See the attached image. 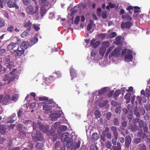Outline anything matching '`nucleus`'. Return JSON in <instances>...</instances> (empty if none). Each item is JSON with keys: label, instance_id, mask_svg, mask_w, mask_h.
<instances>
[{"label": "nucleus", "instance_id": "obj_1", "mask_svg": "<svg viewBox=\"0 0 150 150\" xmlns=\"http://www.w3.org/2000/svg\"><path fill=\"white\" fill-rule=\"evenodd\" d=\"M17 69H14L12 71H11L8 75L6 74L4 77L3 79L4 81H6L8 80V83H9L11 81H13L17 77L16 73Z\"/></svg>", "mask_w": 150, "mask_h": 150}, {"label": "nucleus", "instance_id": "obj_28", "mask_svg": "<svg viewBox=\"0 0 150 150\" xmlns=\"http://www.w3.org/2000/svg\"><path fill=\"white\" fill-rule=\"evenodd\" d=\"M92 138L94 141H97L99 138V135L98 133H94L92 135Z\"/></svg>", "mask_w": 150, "mask_h": 150}, {"label": "nucleus", "instance_id": "obj_3", "mask_svg": "<svg viewBox=\"0 0 150 150\" xmlns=\"http://www.w3.org/2000/svg\"><path fill=\"white\" fill-rule=\"evenodd\" d=\"M126 54L124 56V58L125 60H127L128 61H132L133 59V57L132 56V52L130 50L127 49H125L123 50L122 54H124L126 53Z\"/></svg>", "mask_w": 150, "mask_h": 150}, {"label": "nucleus", "instance_id": "obj_37", "mask_svg": "<svg viewBox=\"0 0 150 150\" xmlns=\"http://www.w3.org/2000/svg\"><path fill=\"white\" fill-rule=\"evenodd\" d=\"M16 127L17 129L20 132L22 133L23 134L25 133V132L23 130V125L21 124H18L17 125Z\"/></svg>", "mask_w": 150, "mask_h": 150}, {"label": "nucleus", "instance_id": "obj_35", "mask_svg": "<svg viewBox=\"0 0 150 150\" xmlns=\"http://www.w3.org/2000/svg\"><path fill=\"white\" fill-rule=\"evenodd\" d=\"M125 127H120V129L122 131L121 133L124 137L125 135H127L128 134V130L125 128Z\"/></svg>", "mask_w": 150, "mask_h": 150}, {"label": "nucleus", "instance_id": "obj_43", "mask_svg": "<svg viewBox=\"0 0 150 150\" xmlns=\"http://www.w3.org/2000/svg\"><path fill=\"white\" fill-rule=\"evenodd\" d=\"M120 93V91L119 89L117 90L114 94V99L115 100L117 99V97Z\"/></svg>", "mask_w": 150, "mask_h": 150}, {"label": "nucleus", "instance_id": "obj_20", "mask_svg": "<svg viewBox=\"0 0 150 150\" xmlns=\"http://www.w3.org/2000/svg\"><path fill=\"white\" fill-rule=\"evenodd\" d=\"M55 132V131H54L53 127H52L50 130V134L51 136L53 137L52 139L53 141H56L57 138V135Z\"/></svg>", "mask_w": 150, "mask_h": 150}, {"label": "nucleus", "instance_id": "obj_25", "mask_svg": "<svg viewBox=\"0 0 150 150\" xmlns=\"http://www.w3.org/2000/svg\"><path fill=\"white\" fill-rule=\"evenodd\" d=\"M70 75L71 77V79H73V78L77 77V74L76 73L74 69H70Z\"/></svg>", "mask_w": 150, "mask_h": 150}, {"label": "nucleus", "instance_id": "obj_7", "mask_svg": "<svg viewBox=\"0 0 150 150\" xmlns=\"http://www.w3.org/2000/svg\"><path fill=\"white\" fill-rule=\"evenodd\" d=\"M5 63L8 64L7 66L6 70H7L8 71L9 70L10 71H11V69H12L13 71V67L14 66L13 62L12 61L11 62L10 59H7L6 60Z\"/></svg>", "mask_w": 150, "mask_h": 150}, {"label": "nucleus", "instance_id": "obj_14", "mask_svg": "<svg viewBox=\"0 0 150 150\" xmlns=\"http://www.w3.org/2000/svg\"><path fill=\"white\" fill-rule=\"evenodd\" d=\"M24 52L23 49H21L20 47L17 48L16 50H15L13 53L16 56H21L23 54H24Z\"/></svg>", "mask_w": 150, "mask_h": 150}, {"label": "nucleus", "instance_id": "obj_56", "mask_svg": "<svg viewBox=\"0 0 150 150\" xmlns=\"http://www.w3.org/2000/svg\"><path fill=\"white\" fill-rule=\"evenodd\" d=\"M111 105L113 106L116 107L117 106H118L119 105V103L117 101L115 100H112L111 102Z\"/></svg>", "mask_w": 150, "mask_h": 150}, {"label": "nucleus", "instance_id": "obj_30", "mask_svg": "<svg viewBox=\"0 0 150 150\" xmlns=\"http://www.w3.org/2000/svg\"><path fill=\"white\" fill-rule=\"evenodd\" d=\"M90 23L87 25V30L89 31L92 28L93 26V24L94 23V21L93 20L90 19L89 20Z\"/></svg>", "mask_w": 150, "mask_h": 150}, {"label": "nucleus", "instance_id": "obj_13", "mask_svg": "<svg viewBox=\"0 0 150 150\" xmlns=\"http://www.w3.org/2000/svg\"><path fill=\"white\" fill-rule=\"evenodd\" d=\"M52 108V105H43V109L45 110V113H49L51 112Z\"/></svg>", "mask_w": 150, "mask_h": 150}, {"label": "nucleus", "instance_id": "obj_18", "mask_svg": "<svg viewBox=\"0 0 150 150\" xmlns=\"http://www.w3.org/2000/svg\"><path fill=\"white\" fill-rule=\"evenodd\" d=\"M28 46H29L28 42L23 41L20 45V49H23V50L25 52V50L27 49Z\"/></svg>", "mask_w": 150, "mask_h": 150}, {"label": "nucleus", "instance_id": "obj_60", "mask_svg": "<svg viewBox=\"0 0 150 150\" xmlns=\"http://www.w3.org/2000/svg\"><path fill=\"white\" fill-rule=\"evenodd\" d=\"M126 10L129 11V13L132 14V11H131V10H133V6H128V7L126 8Z\"/></svg>", "mask_w": 150, "mask_h": 150}, {"label": "nucleus", "instance_id": "obj_33", "mask_svg": "<svg viewBox=\"0 0 150 150\" xmlns=\"http://www.w3.org/2000/svg\"><path fill=\"white\" fill-rule=\"evenodd\" d=\"M16 43H11L8 45L7 47L8 50H13L16 46Z\"/></svg>", "mask_w": 150, "mask_h": 150}, {"label": "nucleus", "instance_id": "obj_24", "mask_svg": "<svg viewBox=\"0 0 150 150\" xmlns=\"http://www.w3.org/2000/svg\"><path fill=\"white\" fill-rule=\"evenodd\" d=\"M39 99L40 101H45L48 104H51L52 103V101L49 100L48 98L46 97H40Z\"/></svg>", "mask_w": 150, "mask_h": 150}, {"label": "nucleus", "instance_id": "obj_11", "mask_svg": "<svg viewBox=\"0 0 150 150\" xmlns=\"http://www.w3.org/2000/svg\"><path fill=\"white\" fill-rule=\"evenodd\" d=\"M139 127L141 128H142L144 129V131L145 132H147L148 130V129L147 127L146 123H144L143 120H140L139 121Z\"/></svg>", "mask_w": 150, "mask_h": 150}, {"label": "nucleus", "instance_id": "obj_40", "mask_svg": "<svg viewBox=\"0 0 150 150\" xmlns=\"http://www.w3.org/2000/svg\"><path fill=\"white\" fill-rule=\"evenodd\" d=\"M31 22L30 21L25 22L24 24L25 27L28 28V29H29V30L31 29Z\"/></svg>", "mask_w": 150, "mask_h": 150}, {"label": "nucleus", "instance_id": "obj_54", "mask_svg": "<svg viewBox=\"0 0 150 150\" xmlns=\"http://www.w3.org/2000/svg\"><path fill=\"white\" fill-rule=\"evenodd\" d=\"M133 8L134 9V13H137L138 12H140V8L138 6H133Z\"/></svg>", "mask_w": 150, "mask_h": 150}, {"label": "nucleus", "instance_id": "obj_46", "mask_svg": "<svg viewBox=\"0 0 150 150\" xmlns=\"http://www.w3.org/2000/svg\"><path fill=\"white\" fill-rule=\"evenodd\" d=\"M105 146L108 149H111L112 144L110 141L108 140L105 142Z\"/></svg>", "mask_w": 150, "mask_h": 150}, {"label": "nucleus", "instance_id": "obj_8", "mask_svg": "<svg viewBox=\"0 0 150 150\" xmlns=\"http://www.w3.org/2000/svg\"><path fill=\"white\" fill-rule=\"evenodd\" d=\"M110 129L108 127H106L102 132V134L105 136H106L108 139H110L112 138L111 133L109 132Z\"/></svg>", "mask_w": 150, "mask_h": 150}, {"label": "nucleus", "instance_id": "obj_16", "mask_svg": "<svg viewBox=\"0 0 150 150\" xmlns=\"http://www.w3.org/2000/svg\"><path fill=\"white\" fill-rule=\"evenodd\" d=\"M39 129L40 130L42 131L43 132L46 133L49 131V127L48 125H40Z\"/></svg>", "mask_w": 150, "mask_h": 150}, {"label": "nucleus", "instance_id": "obj_21", "mask_svg": "<svg viewBox=\"0 0 150 150\" xmlns=\"http://www.w3.org/2000/svg\"><path fill=\"white\" fill-rule=\"evenodd\" d=\"M38 41V39L36 38H32L29 40V45L30 46L33 45Z\"/></svg>", "mask_w": 150, "mask_h": 150}, {"label": "nucleus", "instance_id": "obj_51", "mask_svg": "<svg viewBox=\"0 0 150 150\" xmlns=\"http://www.w3.org/2000/svg\"><path fill=\"white\" fill-rule=\"evenodd\" d=\"M97 51L96 49L92 50L91 52V56L92 57H95L97 53Z\"/></svg>", "mask_w": 150, "mask_h": 150}, {"label": "nucleus", "instance_id": "obj_17", "mask_svg": "<svg viewBox=\"0 0 150 150\" xmlns=\"http://www.w3.org/2000/svg\"><path fill=\"white\" fill-rule=\"evenodd\" d=\"M61 115L59 113H54L51 114L50 117L51 118L52 120L54 121L57 120L58 118L61 117Z\"/></svg>", "mask_w": 150, "mask_h": 150}, {"label": "nucleus", "instance_id": "obj_48", "mask_svg": "<svg viewBox=\"0 0 150 150\" xmlns=\"http://www.w3.org/2000/svg\"><path fill=\"white\" fill-rule=\"evenodd\" d=\"M114 48V47H111L108 48L105 53V57H108V56L109 54V53L110 52H111V51Z\"/></svg>", "mask_w": 150, "mask_h": 150}, {"label": "nucleus", "instance_id": "obj_38", "mask_svg": "<svg viewBox=\"0 0 150 150\" xmlns=\"http://www.w3.org/2000/svg\"><path fill=\"white\" fill-rule=\"evenodd\" d=\"M106 140V136L102 134L100 136V141L101 144H104V143Z\"/></svg>", "mask_w": 150, "mask_h": 150}, {"label": "nucleus", "instance_id": "obj_19", "mask_svg": "<svg viewBox=\"0 0 150 150\" xmlns=\"http://www.w3.org/2000/svg\"><path fill=\"white\" fill-rule=\"evenodd\" d=\"M81 145V142L79 141L78 143L74 142L73 143L72 146L71 150H78Z\"/></svg>", "mask_w": 150, "mask_h": 150}, {"label": "nucleus", "instance_id": "obj_59", "mask_svg": "<svg viewBox=\"0 0 150 150\" xmlns=\"http://www.w3.org/2000/svg\"><path fill=\"white\" fill-rule=\"evenodd\" d=\"M98 148L96 145L92 144L90 146V150H98Z\"/></svg>", "mask_w": 150, "mask_h": 150}, {"label": "nucleus", "instance_id": "obj_23", "mask_svg": "<svg viewBox=\"0 0 150 150\" xmlns=\"http://www.w3.org/2000/svg\"><path fill=\"white\" fill-rule=\"evenodd\" d=\"M68 134L67 133H64V134H63L62 139H64L63 145L64 146H65L66 144L69 140V137L67 136V135Z\"/></svg>", "mask_w": 150, "mask_h": 150}, {"label": "nucleus", "instance_id": "obj_31", "mask_svg": "<svg viewBox=\"0 0 150 150\" xmlns=\"http://www.w3.org/2000/svg\"><path fill=\"white\" fill-rule=\"evenodd\" d=\"M107 87L102 88V89L98 91V96H101L104 93L107 91Z\"/></svg>", "mask_w": 150, "mask_h": 150}, {"label": "nucleus", "instance_id": "obj_9", "mask_svg": "<svg viewBox=\"0 0 150 150\" xmlns=\"http://www.w3.org/2000/svg\"><path fill=\"white\" fill-rule=\"evenodd\" d=\"M132 25V23L131 22L127 21L125 23L124 22H122L121 24V27L122 28H126L127 29H129L131 27Z\"/></svg>", "mask_w": 150, "mask_h": 150}, {"label": "nucleus", "instance_id": "obj_53", "mask_svg": "<svg viewBox=\"0 0 150 150\" xmlns=\"http://www.w3.org/2000/svg\"><path fill=\"white\" fill-rule=\"evenodd\" d=\"M132 95V94L130 93H128L125 96V98L128 101H130V97Z\"/></svg>", "mask_w": 150, "mask_h": 150}, {"label": "nucleus", "instance_id": "obj_10", "mask_svg": "<svg viewBox=\"0 0 150 150\" xmlns=\"http://www.w3.org/2000/svg\"><path fill=\"white\" fill-rule=\"evenodd\" d=\"M10 8H15L16 9H18L19 6L17 4H15L12 0H8V6Z\"/></svg>", "mask_w": 150, "mask_h": 150}, {"label": "nucleus", "instance_id": "obj_4", "mask_svg": "<svg viewBox=\"0 0 150 150\" xmlns=\"http://www.w3.org/2000/svg\"><path fill=\"white\" fill-rule=\"evenodd\" d=\"M36 10H34V8L33 6L31 5H29L26 8V11L28 13L31 15H33V14L36 13L37 11V10H38V8L37 6L36 7Z\"/></svg>", "mask_w": 150, "mask_h": 150}, {"label": "nucleus", "instance_id": "obj_44", "mask_svg": "<svg viewBox=\"0 0 150 150\" xmlns=\"http://www.w3.org/2000/svg\"><path fill=\"white\" fill-rule=\"evenodd\" d=\"M113 123L115 125L119 126L120 125V122L116 118H114L112 120Z\"/></svg>", "mask_w": 150, "mask_h": 150}, {"label": "nucleus", "instance_id": "obj_42", "mask_svg": "<svg viewBox=\"0 0 150 150\" xmlns=\"http://www.w3.org/2000/svg\"><path fill=\"white\" fill-rule=\"evenodd\" d=\"M41 4L47 6H48L50 4L48 0H41Z\"/></svg>", "mask_w": 150, "mask_h": 150}, {"label": "nucleus", "instance_id": "obj_61", "mask_svg": "<svg viewBox=\"0 0 150 150\" xmlns=\"http://www.w3.org/2000/svg\"><path fill=\"white\" fill-rule=\"evenodd\" d=\"M127 122L125 121H124L122 122L121 125L120 127H126L127 125Z\"/></svg>", "mask_w": 150, "mask_h": 150}, {"label": "nucleus", "instance_id": "obj_36", "mask_svg": "<svg viewBox=\"0 0 150 150\" xmlns=\"http://www.w3.org/2000/svg\"><path fill=\"white\" fill-rule=\"evenodd\" d=\"M30 32L29 29H27L23 32L21 35L22 38H25L28 35Z\"/></svg>", "mask_w": 150, "mask_h": 150}, {"label": "nucleus", "instance_id": "obj_57", "mask_svg": "<svg viewBox=\"0 0 150 150\" xmlns=\"http://www.w3.org/2000/svg\"><path fill=\"white\" fill-rule=\"evenodd\" d=\"M16 119H11V117H9L8 118V120L7 121V123H13Z\"/></svg>", "mask_w": 150, "mask_h": 150}, {"label": "nucleus", "instance_id": "obj_12", "mask_svg": "<svg viewBox=\"0 0 150 150\" xmlns=\"http://www.w3.org/2000/svg\"><path fill=\"white\" fill-rule=\"evenodd\" d=\"M50 7H48L47 6L42 5L41 6L40 9V14L42 17L45 15L47 11Z\"/></svg>", "mask_w": 150, "mask_h": 150}, {"label": "nucleus", "instance_id": "obj_52", "mask_svg": "<svg viewBox=\"0 0 150 150\" xmlns=\"http://www.w3.org/2000/svg\"><path fill=\"white\" fill-rule=\"evenodd\" d=\"M106 34L105 33H101L99 34L98 36L102 40H103L105 39Z\"/></svg>", "mask_w": 150, "mask_h": 150}, {"label": "nucleus", "instance_id": "obj_63", "mask_svg": "<svg viewBox=\"0 0 150 150\" xmlns=\"http://www.w3.org/2000/svg\"><path fill=\"white\" fill-rule=\"evenodd\" d=\"M80 17L79 16H77L75 18V20L74 22V23L75 24H77L80 20Z\"/></svg>", "mask_w": 150, "mask_h": 150}, {"label": "nucleus", "instance_id": "obj_49", "mask_svg": "<svg viewBox=\"0 0 150 150\" xmlns=\"http://www.w3.org/2000/svg\"><path fill=\"white\" fill-rule=\"evenodd\" d=\"M7 30L8 31L12 32L14 31L13 27L12 25H9Z\"/></svg>", "mask_w": 150, "mask_h": 150}, {"label": "nucleus", "instance_id": "obj_41", "mask_svg": "<svg viewBox=\"0 0 150 150\" xmlns=\"http://www.w3.org/2000/svg\"><path fill=\"white\" fill-rule=\"evenodd\" d=\"M106 48L105 47H101L99 51V53L102 56H103L104 55L105 52L106 51Z\"/></svg>", "mask_w": 150, "mask_h": 150}, {"label": "nucleus", "instance_id": "obj_15", "mask_svg": "<svg viewBox=\"0 0 150 150\" xmlns=\"http://www.w3.org/2000/svg\"><path fill=\"white\" fill-rule=\"evenodd\" d=\"M132 142L131 137L129 135H127L125 138V144L126 147L129 148Z\"/></svg>", "mask_w": 150, "mask_h": 150}, {"label": "nucleus", "instance_id": "obj_5", "mask_svg": "<svg viewBox=\"0 0 150 150\" xmlns=\"http://www.w3.org/2000/svg\"><path fill=\"white\" fill-rule=\"evenodd\" d=\"M32 136L35 141H41L43 139V137L41 134V133H40L39 131H37L35 135L32 133Z\"/></svg>", "mask_w": 150, "mask_h": 150}, {"label": "nucleus", "instance_id": "obj_55", "mask_svg": "<svg viewBox=\"0 0 150 150\" xmlns=\"http://www.w3.org/2000/svg\"><path fill=\"white\" fill-rule=\"evenodd\" d=\"M94 115L97 118H99L101 116V113L99 111L96 110L94 113Z\"/></svg>", "mask_w": 150, "mask_h": 150}, {"label": "nucleus", "instance_id": "obj_22", "mask_svg": "<svg viewBox=\"0 0 150 150\" xmlns=\"http://www.w3.org/2000/svg\"><path fill=\"white\" fill-rule=\"evenodd\" d=\"M111 130L113 133L114 137L118 138V132L116 127L112 126L111 127Z\"/></svg>", "mask_w": 150, "mask_h": 150}, {"label": "nucleus", "instance_id": "obj_50", "mask_svg": "<svg viewBox=\"0 0 150 150\" xmlns=\"http://www.w3.org/2000/svg\"><path fill=\"white\" fill-rule=\"evenodd\" d=\"M60 127V123L58 122H55L53 125V128L54 127L55 129H57L58 128L59 129Z\"/></svg>", "mask_w": 150, "mask_h": 150}, {"label": "nucleus", "instance_id": "obj_39", "mask_svg": "<svg viewBox=\"0 0 150 150\" xmlns=\"http://www.w3.org/2000/svg\"><path fill=\"white\" fill-rule=\"evenodd\" d=\"M122 18L123 19L129 20L130 21H131V20H132V18L128 14H126L125 15H122Z\"/></svg>", "mask_w": 150, "mask_h": 150}, {"label": "nucleus", "instance_id": "obj_29", "mask_svg": "<svg viewBox=\"0 0 150 150\" xmlns=\"http://www.w3.org/2000/svg\"><path fill=\"white\" fill-rule=\"evenodd\" d=\"M139 150H147L146 145L143 143H141L138 145Z\"/></svg>", "mask_w": 150, "mask_h": 150}, {"label": "nucleus", "instance_id": "obj_2", "mask_svg": "<svg viewBox=\"0 0 150 150\" xmlns=\"http://www.w3.org/2000/svg\"><path fill=\"white\" fill-rule=\"evenodd\" d=\"M62 74L60 71L54 72L52 75L50 76L49 77L46 78V81L48 83H51L56 78H59L61 77Z\"/></svg>", "mask_w": 150, "mask_h": 150}, {"label": "nucleus", "instance_id": "obj_34", "mask_svg": "<svg viewBox=\"0 0 150 150\" xmlns=\"http://www.w3.org/2000/svg\"><path fill=\"white\" fill-rule=\"evenodd\" d=\"M119 51V48H116L114 49V50L112 51L111 53L109 55V57L110 55L114 56L115 55H116L118 54Z\"/></svg>", "mask_w": 150, "mask_h": 150}, {"label": "nucleus", "instance_id": "obj_47", "mask_svg": "<svg viewBox=\"0 0 150 150\" xmlns=\"http://www.w3.org/2000/svg\"><path fill=\"white\" fill-rule=\"evenodd\" d=\"M139 127L138 126H137L136 125H133L131 127V129L133 132H135L137 129H138Z\"/></svg>", "mask_w": 150, "mask_h": 150}, {"label": "nucleus", "instance_id": "obj_32", "mask_svg": "<svg viewBox=\"0 0 150 150\" xmlns=\"http://www.w3.org/2000/svg\"><path fill=\"white\" fill-rule=\"evenodd\" d=\"M137 136L142 139H144L146 136V134L145 133L143 132L142 131H139L137 133Z\"/></svg>", "mask_w": 150, "mask_h": 150}, {"label": "nucleus", "instance_id": "obj_26", "mask_svg": "<svg viewBox=\"0 0 150 150\" xmlns=\"http://www.w3.org/2000/svg\"><path fill=\"white\" fill-rule=\"evenodd\" d=\"M33 122L31 120H25L23 121V123L25 125H27L28 127L31 126Z\"/></svg>", "mask_w": 150, "mask_h": 150}, {"label": "nucleus", "instance_id": "obj_64", "mask_svg": "<svg viewBox=\"0 0 150 150\" xmlns=\"http://www.w3.org/2000/svg\"><path fill=\"white\" fill-rule=\"evenodd\" d=\"M118 138H113L112 139V144L114 145H116L117 144V140Z\"/></svg>", "mask_w": 150, "mask_h": 150}, {"label": "nucleus", "instance_id": "obj_58", "mask_svg": "<svg viewBox=\"0 0 150 150\" xmlns=\"http://www.w3.org/2000/svg\"><path fill=\"white\" fill-rule=\"evenodd\" d=\"M5 25V22L4 20L0 18V27H3Z\"/></svg>", "mask_w": 150, "mask_h": 150}, {"label": "nucleus", "instance_id": "obj_45", "mask_svg": "<svg viewBox=\"0 0 150 150\" xmlns=\"http://www.w3.org/2000/svg\"><path fill=\"white\" fill-rule=\"evenodd\" d=\"M6 52V50L4 49H2V47H0V55L4 56L5 55Z\"/></svg>", "mask_w": 150, "mask_h": 150}, {"label": "nucleus", "instance_id": "obj_27", "mask_svg": "<svg viewBox=\"0 0 150 150\" xmlns=\"http://www.w3.org/2000/svg\"><path fill=\"white\" fill-rule=\"evenodd\" d=\"M8 0H0V6L1 8H4V6H5L6 4L8 6Z\"/></svg>", "mask_w": 150, "mask_h": 150}, {"label": "nucleus", "instance_id": "obj_6", "mask_svg": "<svg viewBox=\"0 0 150 150\" xmlns=\"http://www.w3.org/2000/svg\"><path fill=\"white\" fill-rule=\"evenodd\" d=\"M3 99L2 101L4 105H7L8 103H11V97L8 94H6L4 97H3Z\"/></svg>", "mask_w": 150, "mask_h": 150}, {"label": "nucleus", "instance_id": "obj_62", "mask_svg": "<svg viewBox=\"0 0 150 150\" xmlns=\"http://www.w3.org/2000/svg\"><path fill=\"white\" fill-rule=\"evenodd\" d=\"M59 129L62 131H65L67 129V127L65 125H61L59 127Z\"/></svg>", "mask_w": 150, "mask_h": 150}]
</instances>
